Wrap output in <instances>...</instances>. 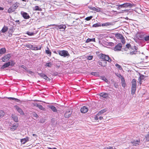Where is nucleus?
Returning a JSON list of instances; mask_svg holds the SVG:
<instances>
[{
	"label": "nucleus",
	"mask_w": 149,
	"mask_h": 149,
	"mask_svg": "<svg viewBox=\"0 0 149 149\" xmlns=\"http://www.w3.org/2000/svg\"><path fill=\"white\" fill-rule=\"evenodd\" d=\"M53 65V63L52 62H48L46 63L45 65V66L46 67H48L49 68H51L52 65Z\"/></svg>",
	"instance_id": "nucleus-31"
},
{
	"label": "nucleus",
	"mask_w": 149,
	"mask_h": 149,
	"mask_svg": "<svg viewBox=\"0 0 149 149\" xmlns=\"http://www.w3.org/2000/svg\"><path fill=\"white\" fill-rule=\"evenodd\" d=\"M11 57V55L10 54H8L2 58V61L6 62L8 61Z\"/></svg>",
	"instance_id": "nucleus-6"
},
{
	"label": "nucleus",
	"mask_w": 149,
	"mask_h": 149,
	"mask_svg": "<svg viewBox=\"0 0 149 149\" xmlns=\"http://www.w3.org/2000/svg\"><path fill=\"white\" fill-rule=\"evenodd\" d=\"M122 47V44L121 43H119L113 49L115 51H120Z\"/></svg>",
	"instance_id": "nucleus-8"
},
{
	"label": "nucleus",
	"mask_w": 149,
	"mask_h": 149,
	"mask_svg": "<svg viewBox=\"0 0 149 149\" xmlns=\"http://www.w3.org/2000/svg\"><path fill=\"white\" fill-rule=\"evenodd\" d=\"M144 40L146 41H149V36H146L144 37Z\"/></svg>",
	"instance_id": "nucleus-44"
},
{
	"label": "nucleus",
	"mask_w": 149,
	"mask_h": 149,
	"mask_svg": "<svg viewBox=\"0 0 149 149\" xmlns=\"http://www.w3.org/2000/svg\"><path fill=\"white\" fill-rule=\"evenodd\" d=\"M116 37L117 39H121L123 38V36L120 33H117L116 34Z\"/></svg>",
	"instance_id": "nucleus-28"
},
{
	"label": "nucleus",
	"mask_w": 149,
	"mask_h": 149,
	"mask_svg": "<svg viewBox=\"0 0 149 149\" xmlns=\"http://www.w3.org/2000/svg\"><path fill=\"white\" fill-rule=\"evenodd\" d=\"M27 35L29 36H32L34 35V33L32 32H31L30 31H27L26 33Z\"/></svg>",
	"instance_id": "nucleus-40"
},
{
	"label": "nucleus",
	"mask_w": 149,
	"mask_h": 149,
	"mask_svg": "<svg viewBox=\"0 0 149 149\" xmlns=\"http://www.w3.org/2000/svg\"><path fill=\"white\" fill-rule=\"evenodd\" d=\"M50 25L52 26H56L58 27V29L61 30L62 31L64 30L66 28V26L65 25L61 24L60 25H57L56 24H53Z\"/></svg>",
	"instance_id": "nucleus-7"
},
{
	"label": "nucleus",
	"mask_w": 149,
	"mask_h": 149,
	"mask_svg": "<svg viewBox=\"0 0 149 149\" xmlns=\"http://www.w3.org/2000/svg\"><path fill=\"white\" fill-rule=\"evenodd\" d=\"M4 10V8L0 6V10Z\"/></svg>",
	"instance_id": "nucleus-62"
},
{
	"label": "nucleus",
	"mask_w": 149,
	"mask_h": 149,
	"mask_svg": "<svg viewBox=\"0 0 149 149\" xmlns=\"http://www.w3.org/2000/svg\"><path fill=\"white\" fill-rule=\"evenodd\" d=\"M132 90L131 94L133 95L135 94L136 88V81L135 79H133L132 81Z\"/></svg>",
	"instance_id": "nucleus-1"
},
{
	"label": "nucleus",
	"mask_w": 149,
	"mask_h": 149,
	"mask_svg": "<svg viewBox=\"0 0 149 149\" xmlns=\"http://www.w3.org/2000/svg\"><path fill=\"white\" fill-rule=\"evenodd\" d=\"M101 26V23L100 22H98L93 24L92 26L93 27H97Z\"/></svg>",
	"instance_id": "nucleus-26"
},
{
	"label": "nucleus",
	"mask_w": 149,
	"mask_h": 149,
	"mask_svg": "<svg viewBox=\"0 0 149 149\" xmlns=\"http://www.w3.org/2000/svg\"><path fill=\"white\" fill-rule=\"evenodd\" d=\"M95 38H88L86 41V42L87 43H88L91 42H95Z\"/></svg>",
	"instance_id": "nucleus-32"
},
{
	"label": "nucleus",
	"mask_w": 149,
	"mask_h": 149,
	"mask_svg": "<svg viewBox=\"0 0 149 149\" xmlns=\"http://www.w3.org/2000/svg\"><path fill=\"white\" fill-rule=\"evenodd\" d=\"M99 118L100 120H101L103 119V117L102 116H99Z\"/></svg>",
	"instance_id": "nucleus-63"
},
{
	"label": "nucleus",
	"mask_w": 149,
	"mask_h": 149,
	"mask_svg": "<svg viewBox=\"0 0 149 149\" xmlns=\"http://www.w3.org/2000/svg\"><path fill=\"white\" fill-rule=\"evenodd\" d=\"M115 66L120 70H122V69L121 66L118 64H116Z\"/></svg>",
	"instance_id": "nucleus-39"
},
{
	"label": "nucleus",
	"mask_w": 149,
	"mask_h": 149,
	"mask_svg": "<svg viewBox=\"0 0 149 149\" xmlns=\"http://www.w3.org/2000/svg\"><path fill=\"white\" fill-rule=\"evenodd\" d=\"M14 108L21 115L23 116L24 114L22 109L17 105H15L14 106Z\"/></svg>",
	"instance_id": "nucleus-5"
},
{
	"label": "nucleus",
	"mask_w": 149,
	"mask_h": 149,
	"mask_svg": "<svg viewBox=\"0 0 149 149\" xmlns=\"http://www.w3.org/2000/svg\"><path fill=\"white\" fill-rule=\"evenodd\" d=\"M100 58L103 60V61H108L109 62H111V59L108 55L102 54L100 56Z\"/></svg>",
	"instance_id": "nucleus-4"
},
{
	"label": "nucleus",
	"mask_w": 149,
	"mask_h": 149,
	"mask_svg": "<svg viewBox=\"0 0 149 149\" xmlns=\"http://www.w3.org/2000/svg\"><path fill=\"white\" fill-rule=\"evenodd\" d=\"M101 78L102 80L105 81L106 82H108V81L107 79L104 76H101Z\"/></svg>",
	"instance_id": "nucleus-41"
},
{
	"label": "nucleus",
	"mask_w": 149,
	"mask_h": 149,
	"mask_svg": "<svg viewBox=\"0 0 149 149\" xmlns=\"http://www.w3.org/2000/svg\"><path fill=\"white\" fill-rule=\"evenodd\" d=\"M112 24L110 22H106L103 24H101V26H108Z\"/></svg>",
	"instance_id": "nucleus-33"
},
{
	"label": "nucleus",
	"mask_w": 149,
	"mask_h": 149,
	"mask_svg": "<svg viewBox=\"0 0 149 149\" xmlns=\"http://www.w3.org/2000/svg\"><path fill=\"white\" fill-rule=\"evenodd\" d=\"M121 41L123 44H124L125 42V40L124 38L120 39Z\"/></svg>",
	"instance_id": "nucleus-51"
},
{
	"label": "nucleus",
	"mask_w": 149,
	"mask_h": 149,
	"mask_svg": "<svg viewBox=\"0 0 149 149\" xmlns=\"http://www.w3.org/2000/svg\"><path fill=\"white\" fill-rule=\"evenodd\" d=\"M140 76L138 78V80L139 81L140 84H141L142 83L141 80L144 79V76L143 75L141 74H140Z\"/></svg>",
	"instance_id": "nucleus-20"
},
{
	"label": "nucleus",
	"mask_w": 149,
	"mask_h": 149,
	"mask_svg": "<svg viewBox=\"0 0 149 149\" xmlns=\"http://www.w3.org/2000/svg\"><path fill=\"white\" fill-rule=\"evenodd\" d=\"M46 53L48 54L49 56H51V52L50 51L49 48L48 47L47 49L45 50Z\"/></svg>",
	"instance_id": "nucleus-36"
},
{
	"label": "nucleus",
	"mask_w": 149,
	"mask_h": 149,
	"mask_svg": "<svg viewBox=\"0 0 149 149\" xmlns=\"http://www.w3.org/2000/svg\"><path fill=\"white\" fill-rule=\"evenodd\" d=\"M131 46V45L130 44H127L126 45V48H127L128 49L130 48Z\"/></svg>",
	"instance_id": "nucleus-53"
},
{
	"label": "nucleus",
	"mask_w": 149,
	"mask_h": 149,
	"mask_svg": "<svg viewBox=\"0 0 149 149\" xmlns=\"http://www.w3.org/2000/svg\"><path fill=\"white\" fill-rule=\"evenodd\" d=\"M90 9L91 10L95 11L96 12H100L102 10L101 8L99 7H97V8H96L95 7H90Z\"/></svg>",
	"instance_id": "nucleus-13"
},
{
	"label": "nucleus",
	"mask_w": 149,
	"mask_h": 149,
	"mask_svg": "<svg viewBox=\"0 0 149 149\" xmlns=\"http://www.w3.org/2000/svg\"><path fill=\"white\" fill-rule=\"evenodd\" d=\"M18 127V124H17L13 125L11 126L10 129L11 131H14Z\"/></svg>",
	"instance_id": "nucleus-16"
},
{
	"label": "nucleus",
	"mask_w": 149,
	"mask_h": 149,
	"mask_svg": "<svg viewBox=\"0 0 149 149\" xmlns=\"http://www.w3.org/2000/svg\"><path fill=\"white\" fill-rule=\"evenodd\" d=\"M140 142V140H134L132 142V143L134 146H136L139 145Z\"/></svg>",
	"instance_id": "nucleus-22"
},
{
	"label": "nucleus",
	"mask_w": 149,
	"mask_h": 149,
	"mask_svg": "<svg viewBox=\"0 0 149 149\" xmlns=\"http://www.w3.org/2000/svg\"><path fill=\"white\" fill-rule=\"evenodd\" d=\"M99 95L102 97L105 98H107L109 96V95L108 93H101L99 94Z\"/></svg>",
	"instance_id": "nucleus-14"
},
{
	"label": "nucleus",
	"mask_w": 149,
	"mask_h": 149,
	"mask_svg": "<svg viewBox=\"0 0 149 149\" xmlns=\"http://www.w3.org/2000/svg\"><path fill=\"white\" fill-rule=\"evenodd\" d=\"M7 98L11 100L15 101L17 102H20V100L17 98L11 97H8Z\"/></svg>",
	"instance_id": "nucleus-30"
},
{
	"label": "nucleus",
	"mask_w": 149,
	"mask_h": 149,
	"mask_svg": "<svg viewBox=\"0 0 149 149\" xmlns=\"http://www.w3.org/2000/svg\"><path fill=\"white\" fill-rule=\"evenodd\" d=\"M48 149H57L56 148H50V147H49L48 148Z\"/></svg>",
	"instance_id": "nucleus-60"
},
{
	"label": "nucleus",
	"mask_w": 149,
	"mask_h": 149,
	"mask_svg": "<svg viewBox=\"0 0 149 149\" xmlns=\"http://www.w3.org/2000/svg\"><path fill=\"white\" fill-rule=\"evenodd\" d=\"M14 31V29L12 27L11 29H9V32L11 33H12Z\"/></svg>",
	"instance_id": "nucleus-52"
},
{
	"label": "nucleus",
	"mask_w": 149,
	"mask_h": 149,
	"mask_svg": "<svg viewBox=\"0 0 149 149\" xmlns=\"http://www.w3.org/2000/svg\"><path fill=\"white\" fill-rule=\"evenodd\" d=\"M103 149H113L112 147L108 146L107 147H105Z\"/></svg>",
	"instance_id": "nucleus-50"
},
{
	"label": "nucleus",
	"mask_w": 149,
	"mask_h": 149,
	"mask_svg": "<svg viewBox=\"0 0 149 149\" xmlns=\"http://www.w3.org/2000/svg\"><path fill=\"white\" fill-rule=\"evenodd\" d=\"M110 45L111 46L113 45H114V43L112 42H110L109 43Z\"/></svg>",
	"instance_id": "nucleus-61"
},
{
	"label": "nucleus",
	"mask_w": 149,
	"mask_h": 149,
	"mask_svg": "<svg viewBox=\"0 0 149 149\" xmlns=\"http://www.w3.org/2000/svg\"><path fill=\"white\" fill-rule=\"evenodd\" d=\"M33 116L35 117L36 118H38V115L35 113H33Z\"/></svg>",
	"instance_id": "nucleus-48"
},
{
	"label": "nucleus",
	"mask_w": 149,
	"mask_h": 149,
	"mask_svg": "<svg viewBox=\"0 0 149 149\" xmlns=\"http://www.w3.org/2000/svg\"><path fill=\"white\" fill-rule=\"evenodd\" d=\"M10 65V62H8L3 65L1 67V68L4 69L7 68Z\"/></svg>",
	"instance_id": "nucleus-17"
},
{
	"label": "nucleus",
	"mask_w": 149,
	"mask_h": 149,
	"mask_svg": "<svg viewBox=\"0 0 149 149\" xmlns=\"http://www.w3.org/2000/svg\"><path fill=\"white\" fill-rule=\"evenodd\" d=\"M27 72H29V73L32 74L33 73V72L31 70H27Z\"/></svg>",
	"instance_id": "nucleus-58"
},
{
	"label": "nucleus",
	"mask_w": 149,
	"mask_h": 149,
	"mask_svg": "<svg viewBox=\"0 0 149 149\" xmlns=\"http://www.w3.org/2000/svg\"><path fill=\"white\" fill-rule=\"evenodd\" d=\"M93 17L92 16L88 17L85 18V19L87 21H89Z\"/></svg>",
	"instance_id": "nucleus-45"
},
{
	"label": "nucleus",
	"mask_w": 149,
	"mask_h": 149,
	"mask_svg": "<svg viewBox=\"0 0 149 149\" xmlns=\"http://www.w3.org/2000/svg\"><path fill=\"white\" fill-rule=\"evenodd\" d=\"M6 52V49L5 48H2L0 49V54H4Z\"/></svg>",
	"instance_id": "nucleus-34"
},
{
	"label": "nucleus",
	"mask_w": 149,
	"mask_h": 149,
	"mask_svg": "<svg viewBox=\"0 0 149 149\" xmlns=\"http://www.w3.org/2000/svg\"><path fill=\"white\" fill-rule=\"evenodd\" d=\"M106 111L105 109H102L97 114V115H100L104 113L105 112H106Z\"/></svg>",
	"instance_id": "nucleus-37"
},
{
	"label": "nucleus",
	"mask_w": 149,
	"mask_h": 149,
	"mask_svg": "<svg viewBox=\"0 0 149 149\" xmlns=\"http://www.w3.org/2000/svg\"><path fill=\"white\" fill-rule=\"evenodd\" d=\"M12 6H13V7L14 8H15V10L18 7V6H17L16 4H14Z\"/></svg>",
	"instance_id": "nucleus-55"
},
{
	"label": "nucleus",
	"mask_w": 149,
	"mask_h": 149,
	"mask_svg": "<svg viewBox=\"0 0 149 149\" xmlns=\"http://www.w3.org/2000/svg\"><path fill=\"white\" fill-rule=\"evenodd\" d=\"M121 82L122 86L125 88L126 86V83L125 79L123 77H121Z\"/></svg>",
	"instance_id": "nucleus-18"
},
{
	"label": "nucleus",
	"mask_w": 149,
	"mask_h": 149,
	"mask_svg": "<svg viewBox=\"0 0 149 149\" xmlns=\"http://www.w3.org/2000/svg\"><path fill=\"white\" fill-rule=\"evenodd\" d=\"M38 75L40 76V77L43 78L44 79H48V77H47L46 74H44L41 73H38Z\"/></svg>",
	"instance_id": "nucleus-21"
},
{
	"label": "nucleus",
	"mask_w": 149,
	"mask_h": 149,
	"mask_svg": "<svg viewBox=\"0 0 149 149\" xmlns=\"http://www.w3.org/2000/svg\"><path fill=\"white\" fill-rule=\"evenodd\" d=\"M72 113V111H71L68 110L65 113V117L66 118H68L70 116Z\"/></svg>",
	"instance_id": "nucleus-11"
},
{
	"label": "nucleus",
	"mask_w": 149,
	"mask_h": 149,
	"mask_svg": "<svg viewBox=\"0 0 149 149\" xmlns=\"http://www.w3.org/2000/svg\"><path fill=\"white\" fill-rule=\"evenodd\" d=\"M49 108L51 109L53 112H57V110L54 106L53 105L50 106L49 107Z\"/></svg>",
	"instance_id": "nucleus-23"
},
{
	"label": "nucleus",
	"mask_w": 149,
	"mask_h": 149,
	"mask_svg": "<svg viewBox=\"0 0 149 149\" xmlns=\"http://www.w3.org/2000/svg\"><path fill=\"white\" fill-rule=\"evenodd\" d=\"M21 13L22 17L25 19H29L30 17V16L26 13L24 12H21Z\"/></svg>",
	"instance_id": "nucleus-10"
},
{
	"label": "nucleus",
	"mask_w": 149,
	"mask_h": 149,
	"mask_svg": "<svg viewBox=\"0 0 149 149\" xmlns=\"http://www.w3.org/2000/svg\"><path fill=\"white\" fill-rule=\"evenodd\" d=\"M145 139H146V140L147 141H149V133H148V134H147L146 136H145Z\"/></svg>",
	"instance_id": "nucleus-42"
},
{
	"label": "nucleus",
	"mask_w": 149,
	"mask_h": 149,
	"mask_svg": "<svg viewBox=\"0 0 149 149\" xmlns=\"http://www.w3.org/2000/svg\"><path fill=\"white\" fill-rule=\"evenodd\" d=\"M58 52L60 55L64 57H68L70 56V54L66 50H59Z\"/></svg>",
	"instance_id": "nucleus-2"
},
{
	"label": "nucleus",
	"mask_w": 149,
	"mask_h": 149,
	"mask_svg": "<svg viewBox=\"0 0 149 149\" xmlns=\"http://www.w3.org/2000/svg\"><path fill=\"white\" fill-rule=\"evenodd\" d=\"M117 9H120V8H122L121 7H120V5H117Z\"/></svg>",
	"instance_id": "nucleus-57"
},
{
	"label": "nucleus",
	"mask_w": 149,
	"mask_h": 149,
	"mask_svg": "<svg viewBox=\"0 0 149 149\" xmlns=\"http://www.w3.org/2000/svg\"><path fill=\"white\" fill-rule=\"evenodd\" d=\"M8 30V28L7 26H3L0 32L2 33H4L6 32Z\"/></svg>",
	"instance_id": "nucleus-25"
},
{
	"label": "nucleus",
	"mask_w": 149,
	"mask_h": 149,
	"mask_svg": "<svg viewBox=\"0 0 149 149\" xmlns=\"http://www.w3.org/2000/svg\"><path fill=\"white\" fill-rule=\"evenodd\" d=\"M4 115V112L2 111H0V117H2Z\"/></svg>",
	"instance_id": "nucleus-46"
},
{
	"label": "nucleus",
	"mask_w": 149,
	"mask_h": 149,
	"mask_svg": "<svg viewBox=\"0 0 149 149\" xmlns=\"http://www.w3.org/2000/svg\"><path fill=\"white\" fill-rule=\"evenodd\" d=\"M41 47L40 46H38V47H34V50H39L41 49Z\"/></svg>",
	"instance_id": "nucleus-38"
},
{
	"label": "nucleus",
	"mask_w": 149,
	"mask_h": 149,
	"mask_svg": "<svg viewBox=\"0 0 149 149\" xmlns=\"http://www.w3.org/2000/svg\"><path fill=\"white\" fill-rule=\"evenodd\" d=\"M32 135L33 136H36V137H37V135L36 134H32Z\"/></svg>",
	"instance_id": "nucleus-64"
},
{
	"label": "nucleus",
	"mask_w": 149,
	"mask_h": 149,
	"mask_svg": "<svg viewBox=\"0 0 149 149\" xmlns=\"http://www.w3.org/2000/svg\"><path fill=\"white\" fill-rule=\"evenodd\" d=\"M135 52H130V54L131 55H132L133 54H135Z\"/></svg>",
	"instance_id": "nucleus-59"
},
{
	"label": "nucleus",
	"mask_w": 149,
	"mask_h": 149,
	"mask_svg": "<svg viewBox=\"0 0 149 149\" xmlns=\"http://www.w3.org/2000/svg\"><path fill=\"white\" fill-rule=\"evenodd\" d=\"M99 115H96V116H95V120H97L98 119H99V117H98V116H99Z\"/></svg>",
	"instance_id": "nucleus-56"
},
{
	"label": "nucleus",
	"mask_w": 149,
	"mask_h": 149,
	"mask_svg": "<svg viewBox=\"0 0 149 149\" xmlns=\"http://www.w3.org/2000/svg\"><path fill=\"white\" fill-rule=\"evenodd\" d=\"M11 117L13 120L15 122H17L18 121L17 116L15 114H12Z\"/></svg>",
	"instance_id": "nucleus-19"
},
{
	"label": "nucleus",
	"mask_w": 149,
	"mask_h": 149,
	"mask_svg": "<svg viewBox=\"0 0 149 149\" xmlns=\"http://www.w3.org/2000/svg\"><path fill=\"white\" fill-rule=\"evenodd\" d=\"M91 74L95 76H97L99 75V74L97 72H92Z\"/></svg>",
	"instance_id": "nucleus-43"
},
{
	"label": "nucleus",
	"mask_w": 149,
	"mask_h": 149,
	"mask_svg": "<svg viewBox=\"0 0 149 149\" xmlns=\"http://www.w3.org/2000/svg\"><path fill=\"white\" fill-rule=\"evenodd\" d=\"M133 6H135L134 4L127 3H125L123 4L120 5V7H121L122 8H126L128 7L131 8Z\"/></svg>",
	"instance_id": "nucleus-3"
},
{
	"label": "nucleus",
	"mask_w": 149,
	"mask_h": 149,
	"mask_svg": "<svg viewBox=\"0 0 149 149\" xmlns=\"http://www.w3.org/2000/svg\"><path fill=\"white\" fill-rule=\"evenodd\" d=\"M146 36V33H140L139 37L140 38V39H142L144 38V37Z\"/></svg>",
	"instance_id": "nucleus-29"
},
{
	"label": "nucleus",
	"mask_w": 149,
	"mask_h": 149,
	"mask_svg": "<svg viewBox=\"0 0 149 149\" xmlns=\"http://www.w3.org/2000/svg\"><path fill=\"white\" fill-rule=\"evenodd\" d=\"M29 140V137L26 136V138L21 139V142L22 144H24L26 142L28 141Z\"/></svg>",
	"instance_id": "nucleus-12"
},
{
	"label": "nucleus",
	"mask_w": 149,
	"mask_h": 149,
	"mask_svg": "<svg viewBox=\"0 0 149 149\" xmlns=\"http://www.w3.org/2000/svg\"><path fill=\"white\" fill-rule=\"evenodd\" d=\"M93 58V56H88L87 58V59L88 60H92Z\"/></svg>",
	"instance_id": "nucleus-49"
},
{
	"label": "nucleus",
	"mask_w": 149,
	"mask_h": 149,
	"mask_svg": "<svg viewBox=\"0 0 149 149\" xmlns=\"http://www.w3.org/2000/svg\"><path fill=\"white\" fill-rule=\"evenodd\" d=\"M15 10L14 8L12 6L10 8H9L8 10V12L10 13H12V12H14Z\"/></svg>",
	"instance_id": "nucleus-27"
},
{
	"label": "nucleus",
	"mask_w": 149,
	"mask_h": 149,
	"mask_svg": "<svg viewBox=\"0 0 149 149\" xmlns=\"http://www.w3.org/2000/svg\"><path fill=\"white\" fill-rule=\"evenodd\" d=\"M15 63L14 61H11L10 62V65L11 66H13L15 65Z\"/></svg>",
	"instance_id": "nucleus-54"
},
{
	"label": "nucleus",
	"mask_w": 149,
	"mask_h": 149,
	"mask_svg": "<svg viewBox=\"0 0 149 149\" xmlns=\"http://www.w3.org/2000/svg\"><path fill=\"white\" fill-rule=\"evenodd\" d=\"M34 10H38L41 11L42 10V9L41 8H40L39 6H35Z\"/></svg>",
	"instance_id": "nucleus-35"
},
{
	"label": "nucleus",
	"mask_w": 149,
	"mask_h": 149,
	"mask_svg": "<svg viewBox=\"0 0 149 149\" xmlns=\"http://www.w3.org/2000/svg\"><path fill=\"white\" fill-rule=\"evenodd\" d=\"M33 105L36 106L39 108L41 110H44V108L40 104H39V103H33Z\"/></svg>",
	"instance_id": "nucleus-15"
},
{
	"label": "nucleus",
	"mask_w": 149,
	"mask_h": 149,
	"mask_svg": "<svg viewBox=\"0 0 149 149\" xmlns=\"http://www.w3.org/2000/svg\"><path fill=\"white\" fill-rule=\"evenodd\" d=\"M88 108L86 106H84L80 109L81 112L82 113H86L88 111Z\"/></svg>",
	"instance_id": "nucleus-9"
},
{
	"label": "nucleus",
	"mask_w": 149,
	"mask_h": 149,
	"mask_svg": "<svg viewBox=\"0 0 149 149\" xmlns=\"http://www.w3.org/2000/svg\"><path fill=\"white\" fill-rule=\"evenodd\" d=\"M19 67L20 68H23L24 69L26 70H27V69L26 67L24 65H22L20 66Z\"/></svg>",
	"instance_id": "nucleus-47"
},
{
	"label": "nucleus",
	"mask_w": 149,
	"mask_h": 149,
	"mask_svg": "<svg viewBox=\"0 0 149 149\" xmlns=\"http://www.w3.org/2000/svg\"><path fill=\"white\" fill-rule=\"evenodd\" d=\"M103 62L104 63H105L104 64H103V63L102 62V61H99L98 62V64L99 65L101 66H102L103 67H105L106 66V64H107V62L105 61H103Z\"/></svg>",
	"instance_id": "nucleus-24"
}]
</instances>
